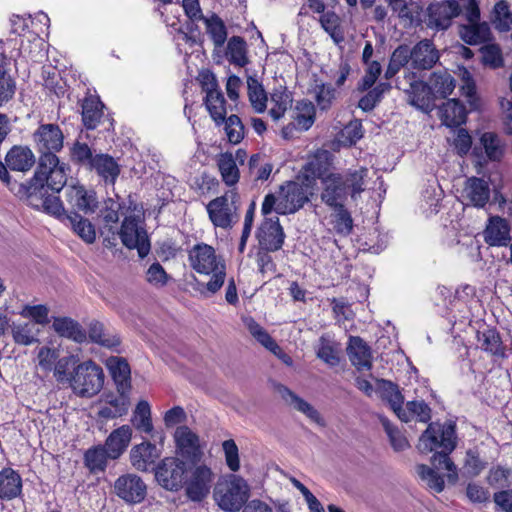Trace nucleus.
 I'll use <instances>...</instances> for the list:
<instances>
[{
    "label": "nucleus",
    "mask_w": 512,
    "mask_h": 512,
    "mask_svg": "<svg viewBox=\"0 0 512 512\" xmlns=\"http://www.w3.org/2000/svg\"><path fill=\"white\" fill-rule=\"evenodd\" d=\"M36 164V157L27 145H13L5 155V163L0 160V180L20 200L32 208L60 218L64 215L63 202L59 193H53L51 187L36 188L33 176L25 183L12 180L8 169L16 172H28Z\"/></svg>",
    "instance_id": "nucleus-1"
},
{
    "label": "nucleus",
    "mask_w": 512,
    "mask_h": 512,
    "mask_svg": "<svg viewBox=\"0 0 512 512\" xmlns=\"http://www.w3.org/2000/svg\"><path fill=\"white\" fill-rule=\"evenodd\" d=\"M64 139L62 129L55 123H39L32 133V141L39 154L33 174L36 188L51 187L53 193H60L66 186L70 167L57 155L64 148Z\"/></svg>",
    "instance_id": "nucleus-2"
},
{
    "label": "nucleus",
    "mask_w": 512,
    "mask_h": 512,
    "mask_svg": "<svg viewBox=\"0 0 512 512\" xmlns=\"http://www.w3.org/2000/svg\"><path fill=\"white\" fill-rule=\"evenodd\" d=\"M456 445V424L452 421H446L443 424L429 423L420 437L419 446L423 451L432 452L437 448L442 449L440 452L435 451L431 457V468L436 471H448L447 480L450 484H455L458 480L457 467L449 456Z\"/></svg>",
    "instance_id": "nucleus-3"
},
{
    "label": "nucleus",
    "mask_w": 512,
    "mask_h": 512,
    "mask_svg": "<svg viewBox=\"0 0 512 512\" xmlns=\"http://www.w3.org/2000/svg\"><path fill=\"white\" fill-rule=\"evenodd\" d=\"M188 260L196 273L211 275L206 283V290L210 294H215L222 288L226 279V263L213 246L204 242L195 244L188 250Z\"/></svg>",
    "instance_id": "nucleus-4"
},
{
    "label": "nucleus",
    "mask_w": 512,
    "mask_h": 512,
    "mask_svg": "<svg viewBox=\"0 0 512 512\" xmlns=\"http://www.w3.org/2000/svg\"><path fill=\"white\" fill-rule=\"evenodd\" d=\"M250 487L240 476L231 474L219 481L214 490L218 506L226 512H238L249 502Z\"/></svg>",
    "instance_id": "nucleus-5"
},
{
    "label": "nucleus",
    "mask_w": 512,
    "mask_h": 512,
    "mask_svg": "<svg viewBox=\"0 0 512 512\" xmlns=\"http://www.w3.org/2000/svg\"><path fill=\"white\" fill-rule=\"evenodd\" d=\"M69 383L77 395L81 397H93L103 388V369L92 360L79 363L73 369Z\"/></svg>",
    "instance_id": "nucleus-6"
},
{
    "label": "nucleus",
    "mask_w": 512,
    "mask_h": 512,
    "mask_svg": "<svg viewBox=\"0 0 512 512\" xmlns=\"http://www.w3.org/2000/svg\"><path fill=\"white\" fill-rule=\"evenodd\" d=\"M190 466L178 457H165L157 464L155 480L165 490L178 492L184 488Z\"/></svg>",
    "instance_id": "nucleus-7"
},
{
    "label": "nucleus",
    "mask_w": 512,
    "mask_h": 512,
    "mask_svg": "<svg viewBox=\"0 0 512 512\" xmlns=\"http://www.w3.org/2000/svg\"><path fill=\"white\" fill-rule=\"evenodd\" d=\"M311 185L305 181H286L280 186L276 213L294 214L310 201Z\"/></svg>",
    "instance_id": "nucleus-8"
},
{
    "label": "nucleus",
    "mask_w": 512,
    "mask_h": 512,
    "mask_svg": "<svg viewBox=\"0 0 512 512\" xmlns=\"http://www.w3.org/2000/svg\"><path fill=\"white\" fill-rule=\"evenodd\" d=\"M240 206V196L236 188L226 191L206 205L210 221L215 227L230 228L234 223L237 209Z\"/></svg>",
    "instance_id": "nucleus-9"
},
{
    "label": "nucleus",
    "mask_w": 512,
    "mask_h": 512,
    "mask_svg": "<svg viewBox=\"0 0 512 512\" xmlns=\"http://www.w3.org/2000/svg\"><path fill=\"white\" fill-rule=\"evenodd\" d=\"M463 12L458 0H441L431 2L425 11L424 22L427 28L435 31L447 30L453 19Z\"/></svg>",
    "instance_id": "nucleus-10"
},
{
    "label": "nucleus",
    "mask_w": 512,
    "mask_h": 512,
    "mask_svg": "<svg viewBox=\"0 0 512 512\" xmlns=\"http://www.w3.org/2000/svg\"><path fill=\"white\" fill-rule=\"evenodd\" d=\"M201 90L206 95L204 105L216 126H221L227 116L226 99L220 90L217 79L212 73L202 75Z\"/></svg>",
    "instance_id": "nucleus-11"
},
{
    "label": "nucleus",
    "mask_w": 512,
    "mask_h": 512,
    "mask_svg": "<svg viewBox=\"0 0 512 512\" xmlns=\"http://www.w3.org/2000/svg\"><path fill=\"white\" fill-rule=\"evenodd\" d=\"M117 233L122 244L129 250L136 249L141 259L149 254L151 243L148 234L145 229L139 227L135 216H126Z\"/></svg>",
    "instance_id": "nucleus-12"
},
{
    "label": "nucleus",
    "mask_w": 512,
    "mask_h": 512,
    "mask_svg": "<svg viewBox=\"0 0 512 512\" xmlns=\"http://www.w3.org/2000/svg\"><path fill=\"white\" fill-rule=\"evenodd\" d=\"M214 474L210 467L201 464L189 468V475L184 485L185 494L193 502L203 501L210 493Z\"/></svg>",
    "instance_id": "nucleus-13"
},
{
    "label": "nucleus",
    "mask_w": 512,
    "mask_h": 512,
    "mask_svg": "<svg viewBox=\"0 0 512 512\" xmlns=\"http://www.w3.org/2000/svg\"><path fill=\"white\" fill-rule=\"evenodd\" d=\"M261 250L279 251L282 249L286 234L278 216L264 217L256 231Z\"/></svg>",
    "instance_id": "nucleus-14"
},
{
    "label": "nucleus",
    "mask_w": 512,
    "mask_h": 512,
    "mask_svg": "<svg viewBox=\"0 0 512 512\" xmlns=\"http://www.w3.org/2000/svg\"><path fill=\"white\" fill-rule=\"evenodd\" d=\"M114 492L127 504H139L147 495V485L140 476L127 473L116 479Z\"/></svg>",
    "instance_id": "nucleus-15"
},
{
    "label": "nucleus",
    "mask_w": 512,
    "mask_h": 512,
    "mask_svg": "<svg viewBox=\"0 0 512 512\" xmlns=\"http://www.w3.org/2000/svg\"><path fill=\"white\" fill-rule=\"evenodd\" d=\"M177 451L182 458L196 463L202 457V450L199 436L188 426H179L174 433Z\"/></svg>",
    "instance_id": "nucleus-16"
},
{
    "label": "nucleus",
    "mask_w": 512,
    "mask_h": 512,
    "mask_svg": "<svg viewBox=\"0 0 512 512\" xmlns=\"http://www.w3.org/2000/svg\"><path fill=\"white\" fill-rule=\"evenodd\" d=\"M476 339L480 349L488 354L494 362L508 358L507 347L496 327L488 326L483 330H478Z\"/></svg>",
    "instance_id": "nucleus-17"
},
{
    "label": "nucleus",
    "mask_w": 512,
    "mask_h": 512,
    "mask_svg": "<svg viewBox=\"0 0 512 512\" xmlns=\"http://www.w3.org/2000/svg\"><path fill=\"white\" fill-rule=\"evenodd\" d=\"M130 463L138 471L155 473L156 461L160 457V452L156 445L143 441L140 444L133 446L130 450Z\"/></svg>",
    "instance_id": "nucleus-18"
},
{
    "label": "nucleus",
    "mask_w": 512,
    "mask_h": 512,
    "mask_svg": "<svg viewBox=\"0 0 512 512\" xmlns=\"http://www.w3.org/2000/svg\"><path fill=\"white\" fill-rule=\"evenodd\" d=\"M342 180V173H331L321 181L320 199L329 208L342 205L347 199V193Z\"/></svg>",
    "instance_id": "nucleus-19"
},
{
    "label": "nucleus",
    "mask_w": 512,
    "mask_h": 512,
    "mask_svg": "<svg viewBox=\"0 0 512 512\" xmlns=\"http://www.w3.org/2000/svg\"><path fill=\"white\" fill-rule=\"evenodd\" d=\"M346 350L351 364L358 371H370L372 369L371 347L360 336H350Z\"/></svg>",
    "instance_id": "nucleus-20"
},
{
    "label": "nucleus",
    "mask_w": 512,
    "mask_h": 512,
    "mask_svg": "<svg viewBox=\"0 0 512 512\" xmlns=\"http://www.w3.org/2000/svg\"><path fill=\"white\" fill-rule=\"evenodd\" d=\"M440 54L432 40L423 39L412 48V68L430 70L439 61Z\"/></svg>",
    "instance_id": "nucleus-21"
},
{
    "label": "nucleus",
    "mask_w": 512,
    "mask_h": 512,
    "mask_svg": "<svg viewBox=\"0 0 512 512\" xmlns=\"http://www.w3.org/2000/svg\"><path fill=\"white\" fill-rule=\"evenodd\" d=\"M107 367L120 394L130 393L131 369L128 361L123 357L112 356L107 359Z\"/></svg>",
    "instance_id": "nucleus-22"
},
{
    "label": "nucleus",
    "mask_w": 512,
    "mask_h": 512,
    "mask_svg": "<svg viewBox=\"0 0 512 512\" xmlns=\"http://www.w3.org/2000/svg\"><path fill=\"white\" fill-rule=\"evenodd\" d=\"M23 480L20 473L12 467L0 470V500L11 501L22 495Z\"/></svg>",
    "instance_id": "nucleus-23"
},
{
    "label": "nucleus",
    "mask_w": 512,
    "mask_h": 512,
    "mask_svg": "<svg viewBox=\"0 0 512 512\" xmlns=\"http://www.w3.org/2000/svg\"><path fill=\"white\" fill-rule=\"evenodd\" d=\"M463 196L472 206L484 208L490 199L488 182L476 176L467 178L463 189Z\"/></svg>",
    "instance_id": "nucleus-24"
},
{
    "label": "nucleus",
    "mask_w": 512,
    "mask_h": 512,
    "mask_svg": "<svg viewBox=\"0 0 512 512\" xmlns=\"http://www.w3.org/2000/svg\"><path fill=\"white\" fill-rule=\"evenodd\" d=\"M132 439V429L129 425H122L114 429L106 438L104 447L109 459H118L128 448Z\"/></svg>",
    "instance_id": "nucleus-25"
},
{
    "label": "nucleus",
    "mask_w": 512,
    "mask_h": 512,
    "mask_svg": "<svg viewBox=\"0 0 512 512\" xmlns=\"http://www.w3.org/2000/svg\"><path fill=\"white\" fill-rule=\"evenodd\" d=\"M69 203L85 214H93L98 208V198L94 190L82 185H73L68 192Z\"/></svg>",
    "instance_id": "nucleus-26"
},
{
    "label": "nucleus",
    "mask_w": 512,
    "mask_h": 512,
    "mask_svg": "<svg viewBox=\"0 0 512 512\" xmlns=\"http://www.w3.org/2000/svg\"><path fill=\"white\" fill-rule=\"evenodd\" d=\"M104 104L97 95L88 94L81 103L82 123L87 130L96 129L104 116Z\"/></svg>",
    "instance_id": "nucleus-27"
},
{
    "label": "nucleus",
    "mask_w": 512,
    "mask_h": 512,
    "mask_svg": "<svg viewBox=\"0 0 512 512\" xmlns=\"http://www.w3.org/2000/svg\"><path fill=\"white\" fill-rule=\"evenodd\" d=\"M129 394L130 393H119V395H114L113 393L105 394V405L98 410V418L110 420L125 415L129 407Z\"/></svg>",
    "instance_id": "nucleus-28"
},
{
    "label": "nucleus",
    "mask_w": 512,
    "mask_h": 512,
    "mask_svg": "<svg viewBox=\"0 0 512 512\" xmlns=\"http://www.w3.org/2000/svg\"><path fill=\"white\" fill-rule=\"evenodd\" d=\"M429 82L416 80L410 84L411 104L422 111H432L436 106V99Z\"/></svg>",
    "instance_id": "nucleus-29"
},
{
    "label": "nucleus",
    "mask_w": 512,
    "mask_h": 512,
    "mask_svg": "<svg viewBox=\"0 0 512 512\" xmlns=\"http://www.w3.org/2000/svg\"><path fill=\"white\" fill-rule=\"evenodd\" d=\"M95 171L107 184L114 185L120 175L121 168L118 162L109 154H95L94 161L89 168Z\"/></svg>",
    "instance_id": "nucleus-30"
},
{
    "label": "nucleus",
    "mask_w": 512,
    "mask_h": 512,
    "mask_svg": "<svg viewBox=\"0 0 512 512\" xmlns=\"http://www.w3.org/2000/svg\"><path fill=\"white\" fill-rule=\"evenodd\" d=\"M484 239L490 246H507L510 241V227L499 216L491 217L484 231Z\"/></svg>",
    "instance_id": "nucleus-31"
},
{
    "label": "nucleus",
    "mask_w": 512,
    "mask_h": 512,
    "mask_svg": "<svg viewBox=\"0 0 512 512\" xmlns=\"http://www.w3.org/2000/svg\"><path fill=\"white\" fill-rule=\"evenodd\" d=\"M332 166V155L327 150H318L304 165V171L308 177L313 179H319L320 181L328 177L332 172L330 168Z\"/></svg>",
    "instance_id": "nucleus-32"
},
{
    "label": "nucleus",
    "mask_w": 512,
    "mask_h": 512,
    "mask_svg": "<svg viewBox=\"0 0 512 512\" xmlns=\"http://www.w3.org/2000/svg\"><path fill=\"white\" fill-rule=\"evenodd\" d=\"M442 123L449 128H457L466 123L467 110L458 99H449L440 107Z\"/></svg>",
    "instance_id": "nucleus-33"
},
{
    "label": "nucleus",
    "mask_w": 512,
    "mask_h": 512,
    "mask_svg": "<svg viewBox=\"0 0 512 512\" xmlns=\"http://www.w3.org/2000/svg\"><path fill=\"white\" fill-rule=\"evenodd\" d=\"M459 34L461 39L468 45L482 44L491 39V30L486 22L462 25Z\"/></svg>",
    "instance_id": "nucleus-34"
},
{
    "label": "nucleus",
    "mask_w": 512,
    "mask_h": 512,
    "mask_svg": "<svg viewBox=\"0 0 512 512\" xmlns=\"http://www.w3.org/2000/svg\"><path fill=\"white\" fill-rule=\"evenodd\" d=\"M270 99L273 104L269 110V115L274 121L281 119L287 109L291 106L293 98L292 93L284 85H278L270 93Z\"/></svg>",
    "instance_id": "nucleus-35"
},
{
    "label": "nucleus",
    "mask_w": 512,
    "mask_h": 512,
    "mask_svg": "<svg viewBox=\"0 0 512 512\" xmlns=\"http://www.w3.org/2000/svg\"><path fill=\"white\" fill-rule=\"evenodd\" d=\"M226 57L230 64L238 67H245L249 64L248 45L241 36H232L227 41Z\"/></svg>",
    "instance_id": "nucleus-36"
},
{
    "label": "nucleus",
    "mask_w": 512,
    "mask_h": 512,
    "mask_svg": "<svg viewBox=\"0 0 512 512\" xmlns=\"http://www.w3.org/2000/svg\"><path fill=\"white\" fill-rule=\"evenodd\" d=\"M429 84L435 95V99L447 98L455 89V78L447 71H435L429 77Z\"/></svg>",
    "instance_id": "nucleus-37"
},
{
    "label": "nucleus",
    "mask_w": 512,
    "mask_h": 512,
    "mask_svg": "<svg viewBox=\"0 0 512 512\" xmlns=\"http://www.w3.org/2000/svg\"><path fill=\"white\" fill-rule=\"evenodd\" d=\"M332 213L329 216L330 224L334 232L340 236H348L353 231V218L345 204L331 207Z\"/></svg>",
    "instance_id": "nucleus-38"
},
{
    "label": "nucleus",
    "mask_w": 512,
    "mask_h": 512,
    "mask_svg": "<svg viewBox=\"0 0 512 512\" xmlns=\"http://www.w3.org/2000/svg\"><path fill=\"white\" fill-rule=\"evenodd\" d=\"M392 86L389 82H379L359 99L358 107L363 112H371L383 99L384 94L391 90Z\"/></svg>",
    "instance_id": "nucleus-39"
},
{
    "label": "nucleus",
    "mask_w": 512,
    "mask_h": 512,
    "mask_svg": "<svg viewBox=\"0 0 512 512\" xmlns=\"http://www.w3.org/2000/svg\"><path fill=\"white\" fill-rule=\"evenodd\" d=\"M247 95L251 107L256 113H263L267 109L268 96L261 82L254 77L247 79Z\"/></svg>",
    "instance_id": "nucleus-40"
},
{
    "label": "nucleus",
    "mask_w": 512,
    "mask_h": 512,
    "mask_svg": "<svg viewBox=\"0 0 512 512\" xmlns=\"http://www.w3.org/2000/svg\"><path fill=\"white\" fill-rule=\"evenodd\" d=\"M217 165L222 180L226 185L233 186L239 181L240 172L232 153H221L217 160Z\"/></svg>",
    "instance_id": "nucleus-41"
},
{
    "label": "nucleus",
    "mask_w": 512,
    "mask_h": 512,
    "mask_svg": "<svg viewBox=\"0 0 512 512\" xmlns=\"http://www.w3.org/2000/svg\"><path fill=\"white\" fill-rule=\"evenodd\" d=\"M206 26V32L216 48L222 47L227 41V27L224 21L215 13L202 19Z\"/></svg>",
    "instance_id": "nucleus-42"
},
{
    "label": "nucleus",
    "mask_w": 512,
    "mask_h": 512,
    "mask_svg": "<svg viewBox=\"0 0 512 512\" xmlns=\"http://www.w3.org/2000/svg\"><path fill=\"white\" fill-rule=\"evenodd\" d=\"M245 325L250 334L267 350L275 355L278 351H281L277 342L253 317H248L245 320Z\"/></svg>",
    "instance_id": "nucleus-43"
},
{
    "label": "nucleus",
    "mask_w": 512,
    "mask_h": 512,
    "mask_svg": "<svg viewBox=\"0 0 512 512\" xmlns=\"http://www.w3.org/2000/svg\"><path fill=\"white\" fill-rule=\"evenodd\" d=\"M484 149L485 154L489 160L495 161L502 157V150L497 134L493 132H485L480 137L479 146H475L473 154L478 156L479 150Z\"/></svg>",
    "instance_id": "nucleus-44"
},
{
    "label": "nucleus",
    "mask_w": 512,
    "mask_h": 512,
    "mask_svg": "<svg viewBox=\"0 0 512 512\" xmlns=\"http://www.w3.org/2000/svg\"><path fill=\"white\" fill-rule=\"evenodd\" d=\"M405 416L398 417L401 421L407 423L413 418L418 421L428 423L431 419V408L424 400H412L406 403L404 408Z\"/></svg>",
    "instance_id": "nucleus-45"
},
{
    "label": "nucleus",
    "mask_w": 512,
    "mask_h": 512,
    "mask_svg": "<svg viewBox=\"0 0 512 512\" xmlns=\"http://www.w3.org/2000/svg\"><path fill=\"white\" fill-rule=\"evenodd\" d=\"M367 174L368 169L365 167L356 170L348 169L346 173L343 174L342 180L346 193L348 194V191H350L351 197L361 194L364 191V181Z\"/></svg>",
    "instance_id": "nucleus-46"
},
{
    "label": "nucleus",
    "mask_w": 512,
    "mask_h": 512,
    "mask_svg": "<svg viewBox=\"0 0 512 512\" xmlns=\"http://www.w3.org/2000/svg\"><path fill=\"white\" fill-rule=\"evenodd\" d=\"M108 452L103 445L89 448L84 454V464L90 472L104 471L107 467Z\"/></svg>",
    "instance_id": "nucleus-47"
},
{
    "label": "nucleus",
    "mask_w": 512,
    "mask_h": 512,
    "mask_svg": "<svg viewBox=\"0 0 512 512\" xmlns=\"http://www.w3.org/2000/svg\"><path fill=\"white\" fill-rule=\"evenodd\" d=\"M294 121L298 129L308 130L315 121V106L308 100L298 101L295 107Z\"/></svg>",
    "instance_id": "nucleus-48"
},
{
    "label": "nucleus",
    "mask_w": 512,
    "mask_h": 512,
    "mask_svg": "<svg viewBox=\"0 0 512 512\" xmlns=\"http://www.w3.org/2000/svg\"><path fill=\"white\" fill-rule=\"evenodd\" d=\"M133 426L140 432L150 434L153 430L150 404L141 400L137 403L132 418Z\"/></svg>",
    "instance_id": "nucleus-49"
},
{
    "label": "nucleus",
    "mask_w": 512,
    "mask_h": 512,
    "mask_svg": "<svg viewBox=\"0 0 512 512\" xmlns=\"http://www.w3.org/2000/svg\"><path fill=\"white\" fill-rule=\"evenodd\" d=\"M282 394V397L288 400L287 397L290 398L291 402L294 404L295 408L305 414L309 419L316 423H320L322 418L320 413L307 401L296 395L293 391L285 386H281L279 390Z\"/></svg>",
    "instance_id": "nucleus-50"
},
{
    "label": "nucleus",
    "mask_w": 512,
    "mask_h": 512,
    "mask_svg": "<svg viewBox=\"0 0 512 512\" xmlns=\"http://www.w3.org/2000/svg\"><path fill=\"white\" fill-rule=\"evenodd\" d=\"M319 22L324 31L329 34L336 44L344 41L340 18L334 11L323 13L319 18Z\"/></svg>",
    "instance_id": "nucleus-51"
},
{
    "label": "nucleus",
    "mask_w": 512,
    "mask_h": 512,
    "mask_svg": "<svg viewBox=\"0 0 512 512\" xmlns=\"http://www.w3.org/2000/svg\"><path fill=\"white\" fill-rule=\"evenodd\" d=\"M222 125H224V131L230 144L237 145L244 139L245 126L238 115L226 116Z\"/></svg>",
    "instance_id": "nucleus-52"
},
{
    "label": "nucleus",
    "mask_w": 512,
    "mask_h": 512,
    "mask_svg": "<svg viewBox=\"0 0 512 512\" xmlns=\"http://www.w3.org/2000/svg\"><path fill=\"white\" fill-rule=\"evenodd\" d=\"M94 154L91 147L84 142L75 141L70 148L71 161L80 167H85L89 170L94 161Z\"/></svg>",
    "instance_id": "nucleus-53"
},
{
    "label": "nucleus",
    "mask_w": 512,
    "mask_h": 512,
    "mask_svg": "<svg viewBox=\"0 0 512 512\" xmlns=\"http://www.w3.org/2000/svg\"><path fill=\"white\" fill-rule=\"evenodd\" d=\"M316 355L320 360L331 367L337 366L340 363V357L335 343L324 335L319 338Z\"/></svg>",
    "instance_id": "nucleus-54"
},
{
    "label": "nucleus",
    "mask_w": 512,
    "mask_h": 512,
    "mask_svg": "<svg viewBox=\"0 0 512 512\" xmlns=\"http://www.w3.org/2000/svg\"><path fill=\"white\" fill-rule=\"evenodd\" d=\"M493 22L501 32H508L512 27V12L506 0L498 1L493 9Z\"/></svg>",
    "instance_id": "nucleus-55"
},
{
    "label": "nucleus",
    "mask_w": 512,
    "mask_h": 512,
    "mask_svg": "<svg viewBox=\"0 0 512 512\" xmlns=\"http://www.w3.org/2000/svg\"><path fill=\"white\" fill-rule=\"evenodd\" d=\"M8 65H0V107L12 100L16 93V80L8 74Z\"/></svg>",
    "instance_id": "nucleus-56"
},
{
    "label": "nucleus",
    "mask_w": 512,
    "mask_h": 512,
    "mask_svg": "<svg viewBox=\"0 0 512 512\" xmlns=\"http://www.w3.org/2000/svg\"><path fill=\"white\" fill-rule=\"evenodd\" d=\"M88 336L94 343L100 344L107 348H116L120 345V339L117 337H109L104 332V326L99 321L91 322L88 329Z\"/></svg>",
    "instance_id": "nucleus-57"
},
{
    "label": "nucleus",
    "mask_w": 512,
    "mask_h": 512,
    "mask_svg": "<svg viewBox=\"0 0 512 512\" xmlns=\"http://www.w3.org/2000/svg\"><path fill=\"white\" fill-rule=\"evenodd\" d=\"M416 471L419 477L425 481L428 487L434 492L440 493L444 490V478L435 469L425 464H419L417 465Z\"/></svg>",
    "instance_id": "nucleus-58"
},
{
    "label": "nucleus",
    "mask_w": 512,
    "mask_h": 512,
    "mask_svg": "<svg viewBox=\"0 0 512 512\" xmlns=\"http://www.w3.org/2000/svg\"><path fill=\"white\" fill-rule=\"evenodd\" d=\"M73 229L77 235L82 238L86 243H93L96 239V232L94 225L86 218H83L78 213H74L73 216L69 217Z\"/></svg>",
    "instance_id": "nucleus-59"
},
{
    "label": "nucleus",
    "mask_w": 512,
    "mask_h": 512,
    "mask_svg": "<svg viewBox=\"0 0 512 512\" xmlns=\"http://www.w3.org/2000/svg\"><path fill=\"white\" fill-rule=\"evenodd\" d=\"M12 337L16 344L28 346L37 341L34 323L25 322L11 327Z\"/></svg>",
    "instance_id": "nucleus-60"
},
{
    "label": "nucleus",
    "mask_w": 512,
    "mask_h": 512,
    "mask_svg": "<svg viewBox=\"0 0 512 512\" xmlns=\"http://www.w3.org/2000/svg\"><path fill=\"white\" fill-rule=\"evenodd\" d=\"M219 181L216 177L204 172L195 177L191 188L200 196H206L217 192Z\"/></svg>",
    "instance_id": "nucleus-61"
},
{
    "label": "nucleus",
    "mask_w": 512,
    "mask_h": 512,
    "mask_svg": "<svg viewBox=\"0 0 512 512\" xmlns=\"http://www.w3.org/2000/svg\"><path fill=\"white\" fill-rule=\"evenodd\" d=\"M122 206L119 202L112 198H107L104 201V206L101 209V217L106 227H109V231L114 235L115 232L112 230V225L119 222V211Z\"/></svg>",
    "instance_id": "nucleus-62"
},
{
    "label": "nucleus",
    "mask_w": 512,
    "mask_h": 512,
    "mask_svg": "<svg viewBox=\"0 0 512 512\" xmlns=\"http://www.w3.org/2000/svg\"><path fill=\"white\" fill-rule=\"evenodd\" d=\"M381 423L389 437L391 446L395 451H403L410 446L406 437L399 431L396 426L392 425L387 418L382 417Z\"/></svg>",
    "instance_id": "nucleus-63"
},
{
    "label": "nucleus",
    "mask_w": 512,
    "mask_h": 512,
    "mask_svg": "<svg viewBox=\"0 0 512 512\" xmlns=\"http://www.w3.org/2000/svg\"><path fill=\"white\" fill-rule=\"evenodd\" d=\"M366 65L365 74L357 84V90L359 92H364L372 88L382 72L381 64L376 60Z\"/></svg>",
    "instance_id": "nucleus-64"
}]
</instances>
